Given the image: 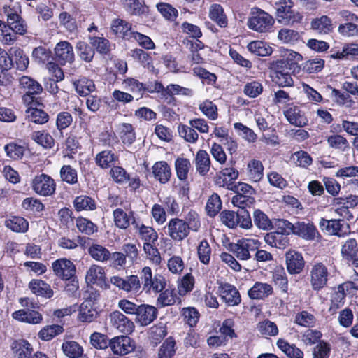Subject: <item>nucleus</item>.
Masks as SVG:
<instances>
[{
    "label": "nucleus",
    "instance_id": "obj_36",
    "mask_svg": "<svg viewBox=\"0 0 358 358\" xmlns=\"http://www.w3.org/2000/svg\"><path fill=\"white\" fill-rule=\"evenodd\" d=\"M258 331L264 336H275L278 334V329L275 323L266 319L259 322L257 325Z\"/></svg>",
    "mask_w": 358,
    "mask_h": 358
},
{
    "label": "nucleus",
    "instance_id": "obj_11",
    "mask_svg": "<svg viewBox=\"0 0 358 358\" xmlns=\"http://www.w3.org/2000/svg\"><path fill=\"white\" fill-rule=\"evenodd\" d=\"M54 273L62 280H69L74 277L76 266L69 259L61 258L52 264Z\"/></svg>",
    "mask_w": 358,
    "mask_h": 358
},
{
    "label": "nucleus",
    "instance_id": "obj_8",
    "mask_svg": "<svg viewBox=\"0 0 358 358\" xmlns=\"http://www.w3.org/2000/svg\"><path fill=\"white\" fill-rule=\"evenodd\" d=\"M168 235L174 241H181L188 236L189 226L182 219L173 218L167 224Z\"/></svg>",
    "mask_w": 358,
    "mask_h": 358
},
{
    "label": "nucleus",
    "instance_id": "obj_14",
    "mask_svg": "<svg viewBox=\"0 0 358 358\" xmlns=\"http://www.w3.org/2000/svg\"><path fill=\"white\" fill-rule=\"evenodd\" d=\"M284 115L287 120L296 127H303L308 124V119L305 113L299 106H288L284 110Z\"/></svg>",
    "mask_w": 358,
    "mask_h": 358
},
{
    "label": "nucleus",
    "instance_id": "obj_49",
    "mask_svg": "<svg viewBox=\"0 0 358 358\" xmlns=\"http://www.w3.org/2000/svg\"><path fill=\"white\" fill-rule=\"evenodd\" d=\"M341 256L345 260L346 259H352L358 252V245L355 238H349L342 245Z\"/></svg>",
    "mask_w": 358,
    "mask_h": 358
},
{
    "label": "nucleus",
    "instance_id": "obj_37",
    "mask_svg": "<svg viewBox=\"0 0 358 358\" xmlns=\"http://www.w3.org/2000/svg\"><path fill=\"white\" fill-rule=\"evenodd\" d=\"M277 345L289 358H303V353L299 348L294 345H290L283 339H279Z\"/></svg>",
    "mask_w": 358,
    "mask_h": 358
},
{
    "label": "nucleus",
    "instance_id": "obj_24",
    "mask_svg": "<svg viewBox=\"0 0 358 358\" xmlns=\"http://www.w3.org/2000/svg\"><path fill=\"white\" fill-rule=\"evenodd\" d=\"M152 173L155 178L163 184L167 182L171 176L169 166L164 161L157 162L153 165Z\"/></svg>",
    "mask_w": 358,
    "mask_h": 358
},
{
    "label": "nucleus",
    "instance_id": "obj_63",
    "mask_svg": "<svg viewBox=\"0 0 358 358\" xmlns=\"http://www.w3.org/2000/svg\"><path fill=\"white\" fill-rule=\"evenodd\" d=\"M76 49L81 59L90 62L92 60L94 51L91 46L83 41H78L76 44Z\"/></svg>",
    "mask_w": 358,
    "mask_h": 358
},
{
    "label": "nucleus",
    "instance_id": "obj_53",
    "mask_svg": "<svg viewBox=\"0 0 358 358\" xmlns=\"http://www.w3.org/2000/svg\"><path fill=\"white\" fill-rule=\"evenodd\" d=\"M60 177L62 181L70 185L78 182L77 171L70 165H64L60 169Z\"/></svg>",
    "mask_w": 358,
    "mask_h": 358
},
{
    "label": "nucleus",
    "instance_id": "obj_56",
    "mask_svg": "<svg viewBox=\"0 0 358 358\" xmlns=\"http://www.w3.org/2000/svg\"><path fill=\"white\" fill-rule=\"evenodd\" d=\"M248 49L252 53L259 56H266L271 53V48L262 41H252L248 45Z\"/></svg>",
    "mask_w": 358,
    "mask_h": 358
},
{
    "label": "nucleus",
    "instance_id": "obj_39",
    "mask_svg": "<svg viewBox=\"0 0 358 358\" xmlns=\"http://www.w3.org/2000/svg\"><path fill=\"white\" fill-rule=\"evenodd\" d=\"M6 226L15 232H25L28 229V222L22 217H12L6 221Z\"/></svg>",
    "mask_w": 358,
    "mask_h": 358
},
{
    "label": "nucleus",
    "instance_id": "obj_19",
    "mask_svg": "<svg viewBox=\"0 0 358 358\" xmlns=\"http://www.w3.org/2000/svg\"><path fill=\"white\" fill-rule=\"evenodd\" d=\"M113 215L115 225L120 229H127L131 223L134 225L136 224L132 211L127 213L123 209L117 208L113 210Z\"/></svg>",
    "mask_w": 358,
    "mask_h": 358
},
{
    "label": "nucleus",
    "instance_id": "obj_15",
    "mask_svg": "<svg viewBox=\"0 0 358 358\" xmlns=\"http://www.w3.org/2000/svg\"><path fill=\"white\" fill-rule=\"evenodd\" d=\"M138 309L135 320L141 326H147L157 318L158 311L153 306L141 304Z\"/></svg>",
    "mask_w": 358,
    "mask_h": 358
},
{
    "label": "nucleus",
    "instance_id": "obj_2",
    "mask_svg": "<svg viewBox=\"0 0 358 358\" xmlns=\"http://www.w3.org/2000/svg\"><path fill=\"white\" fill-rule=\"evenodd\" d=\"M275 5L276 18L279 23L290 25L301 22L303 15L293 9L294 2L292 0H280Z\"/></svg>",
    "mask_w": 358,
    "mask_h": 358
},
{
    "label": "nucleus",
    "instance_id": "obj_54",
    "mask_svg": "<svg viewBox=\"0 0 358 358\" xmlns=\"http://www.w3.org/2000/svg\"><path fill=\"white\" fill-rule=\"evenodd\" d=\"M31 138L43 148H52L54 145L53 138L44 131H35L31 135Z\"/></svg>",
    "mask_w": 358,
    "mask_h": 358
},
{
    "label": "nucleus",
    "instance_id": "obj_43",
    "mask_svg": "<svg viewBox=\"0 0 358 358\" xmlns=\"http://www.w3.org/2000/svg\"><path fill=\"white\" fill-rule=\"evenodd\" d=\"M255 224L260 229L270 230L272 229V222L268 217L260 210H256L253 213Z\"/></svg>",
    "mask_w": 358,
    "mask_h": 358
},
{
    "label": "nucleus",
    "instance_id": "obj_18",
    "mask_svg": "<svg viewBox=\"0 0 358 358\" xmlns=\"http://www.w3.org/2000/svg\"><path fill=\"white\" fill-rule=\"evenodd\" d=\"M131 339L127 336H120L113 338L109 342V345L114 354L124 355L131 352L134 347Z\"/></svg>",
    "mask_w": 358,
    "mask_h": 358
},
{
    "label": "nucleus",
    "instance_id": "obj_41",
    "mask_svg": "<svg viewBox=\"0 0 358 358\" xmlns=\"http://www.w3.org/2000/svg\"><path fill=\"white\" fill-rule=\"evenodd\" d=\"M175 166L179 180H185L191 169V163L188 159L179 157L176 160Z\"/></svg>",
    "mask_w": 358,
    "mask_h": 358
},
{
    "label": "nucleus",
    "instance_id": "obj_23",
    "mask_svg": "<svg viewBox=\"0 0 358 358\" xmlns=\"http://www.w3.org/2000/svg\"><path fill=\"white\" fill-rule=\"evenodd\" d=\"M87 252L90 257L96 262H104L111 258L110 252L106 248L98 243H92L89 245Z\"/></svg>",
    "mask_w": 358,
    "mask_h": 358
},
{
    "label": "nucleus",
    "instance_id": "obj_25",
    "mask_svg": "<svg viewBox=\"0 0 358 358\" xmlns=\"http://www.w3.org/2000/svg\"><path fill=\"white\" fill-rule=\"evenodd\" d=\"M210 159L206 150H200L195 157V166L196 171L201 176H205L210 170Z\"/></svg>",
    "mask_w": 358,
    "mask_h": 358
},
{
    "label": "nucleus",
    "instance_id": "obj_61",
    "mask_svg": "<svg viewBox=\"0 0 358 358\" xmlns=\"http://www.w3.org/2000/svg\"><path fill=\"white\" fill-rule=\"evenodd\" d=\"M272 78L273 81L281 87H289L293 85L294 83L290 72L274 71Z\"/></svg>",
    "mask_w": 358,
    "mask_h": 358
},
{
    "label": "nucleus",
    "instance_id": "obj_50",
    "mask_svg": "<svg viewBox=\"0 0 358 358\" xmlns=\"http://www.w3.org/2000/svg\"><path fill=\"white\" fill-rule=\"evenodd\" d=\"M222 208V201L217 194H212L207 201L206 210L210 217L215 216Z\"/></svg>",
    "mask_w": 358,
    "mask_h": 358
},
{
    "label": "nucleus",
    "instance_id": "obj_38",
    "mask_svg": "<svg viewBox=\"0 0 358 358\" xmlns=\"http://www.w3.org/2000/svg\"><path fill=\"white\" fill-rule=\"evenodd\" d=\"M135 227L138 229L139 236L144 243H155L157 240L158 234L152 227L144 224L138 226V224H136Z\"/></svg>",
    "mask_w": 358,
    "mask_h": 358
},
{
    "label": "nucleus",
    "instance_id": "obj_58",
    "mask_svg": "<svg viewBox=\"0 0 358 358\" xmlns=\"http://www.w3.org/2000/svg\"><path fill=\"white\" fill-rule=\"evenodd\" d=\"M143 250L146 257L154 264L159 265L162 262V257L158 249L153 245V243H144Z\"/></svg>",
    "mask_w": 358,
    "mask_h": 358
},
{
    "label": "nucleus",
    "instance_id": "obj_3",
    "mask_svg": "<svg viewBox=\"0 0 358 358\" xmlns=\"http://www.w3.org/2000/svg\"><path fill=\"white\" fill-rule=\"evenodd\" d=\"M236 194L232 197V203L241 208L250 206L255 203V190L248 184L239 182L235 186Z\"/></svg>",
    "mask_w": 358,
    "mask_h": 358
},
{
    "label": "nucleus",
    "instance_id": "obj_16",
    "mask_svg": "<svg viewBox=\"0 0 358 358\" xmlns=\"http://www.w3.org/2000/svg\"><path fill=\"white\" fill-rule=\"evenodd\" d=\"M287 271L292 274L300 273L304 267V260L301 253L289 250L285 254Z\"/></svg>",
    "mask_w": 358,
    "mask_h": 358
},
{
    "label": "nucleus",
    "instance_id": "obj_7",
    "mask_svg": "<svg viewBox=\"0 0 358 358\" xmlns=\"http://www.w3.org/2000/svg\"><path fill=\"white\" fill-rule=\"evenodd\" d=\"M31 187L37 194L43 196L52 195L56 189L55 180L50 176L44 173L36 176L34 178Z\"/></svg>",
    "mask_w": 358,
    "mask_h": 358
},
{
    "label": "nucleus",
    "instance_id": "obj_1",
    "mask_svg": "<svg viewBox=\"0 0 358 358\" xmlns=\"http://www.w3.org/2000/svg\"><path fill=\"white\" fill-rule=\"evenodd\" d=\"M275 20L269 13L260 8H253L251 9L247 25L255 31L266 33L272 29Z\"/></svg>",
    "mask_w": 358,
    "mask_h": 358
},
{
    "label": "nucleus",
    "instance_id": "obj_34",
    "mask_svg": "<svg viewBox=\"0 0 358 358\" xmlns=\"http://www.w3.org/2000/svg\"><path fill=\"white\" fill-rule=\"evenodd\" d=\"M10 55L16 64V68L20 71L27 69L29 65V59L24 53L23 50L19 48H12L10 50Z\"/></svg>",
    "mask_w": 358,
    "mask_h": 358
},
{
    "label": "nucleus",
    "instance_id": "obj_27",
    "mask_svg": "<svg viewBox=\"0 0 358 358\" xmlns=\"http://www.w3.org/2000/svg\"><path fill=\"white\" fill-rule=\"evenodd\" d=\"M29 287L31 292L38 296L49 299L54 294L50 286L41 280H33L30 282Z\"/></svg>",
    "mask_w": 358,
    "mask_h": 358
},
{
    "label": "nucleus",
    "instance_id": "obj_30",
    "mask_svg": "<svg viewBox=\"0 0 358 358\" xmlns=\"http://www.w3.org/2000/svg\"><path fill=\"white\" fill-rule=\"evenodd\" d=\"M19 85L24 93L41 94L43 91L41 85L29 76H22L19 79Z\"/></svg>",
    "mask_w": 358,
    "mask_h": 358
},
{
    "label": "nucleus",
    "instance_id": "obj_26",
    "mask_svg": "<svg viewBox=\"0 0 358 358\" xmlns=\"http://www.w3.org/2000/svg\"><path fill=\"white\" fill-rule=\"evenodd\" d=\"M264 239L267 244L280 249L286 248L289 244L287 236L278 231L267 233Z\"/></svg>",
    "mask_w": 358,
    "mask_h": 358
},
{
    "label": "nucleus",
    "instance_id": "obj_46",
    "mask_svg": "<svg viewBox=\"0 0 358 358\" xmlns=\"http://www.w3.org/2000/svg\"><path fill=\"white\" fill-rule=\"evenodd\" d=\"M7 22L8 29L14 33L23 35L27 31V24L20 15H13Z\"/></svg>",
    "mask_w": 358,
    "mask_h": 358
},
{
    "label": "nucleus",
    "instance_id": "obj_48",
    "mask_svg": "<svg viewBox=\"0 0 358 358\" xmlns=\"http://www.w3.org/2000/svg\"><path fill=\"white\" fill-rule=\"evenodd\" d=\"M194 278L190 274L187 273L185 275L178 285V292L180 296H185L188 292H191L194 286Z\"/></svg>",
    "mask_w": 358,
    "mask_h": 358
},
{
    "label": "nucleus",
    "instance_id": "obj_33",
    "mask_svg": "<svg viewBox=\"0 0 358 358\" xmlns=\"http://www.w3.org/2000/svg\"><path fill=\"white\" fill-rule=\"evenodd\" d=\"M209 17L215 22L220 27H226L227 26V19L224 13V9L221 5L214 3L212 4L209 9Z\"/></svg>",
    "mask_w": 358,
    "mask_h": 358
},
{
    "label": "nucleus",
    "instance_id": "obj_5",
    "mask_svg": "<svg viewBox=\"0 0 358 358\" xmlns=\"http://www.w3.org/2000/svg\"><path fill=\"white\" fill-rule=\"evenodd\" d=\"M329 272L326 265L322 262H315L312 265L310 276V285L314 290L324 288L329 279Z\"/></svg>",
    "mask_w": 358,
    "mask_h": 358
},
{
    "label": "nucleus",
    "instance_id": "obj_12",
    "mask_svg": "<svg viewBox=\"0 0 358 358\" xmlns=\"http://www.w3.org/2000/svg\"><path fill=\"white\" fill-rule=\"evenodd\" d=\"M293 234L308 241L318 240L320 234L315 226L310 222H297L292 225Z\"/></svg>",
    "mask_w": 358,
    "mask_h": 358
},
{
    "label": "nucleus",
    "instance_id": "obj_52",
    "mask_svg": "<svg viewBox=\"0 0 358 358\" xmlns=\"http://www.w3.org/2000/svg\"><path fill=\"white\" fill-rule=\"evenodd\" d=\"M120 134L124 143L131 145L136 139L134 127L128 123H122L120 125Z\"/></svg>",
    "mask_w": 358,
    "mask_h": 358
},
{
    "label": "nucleus",
    "instance_id": "obj_35",
    "mask_svg": "<svg viewBox=\"0 0 358 358\" xmlns=\"http://www.w3.org/2000/svg\"><path fill=\"white\" fill-rule=\"evenodd\" d=\"M248 177L253 182H259L263 177L264 167L259 160L253 159L248 164Z\"/></svg>",
    "mask_w": 358,
    "mask_h": 358
},
{
    "label": "nucleus",
    "instance_id": "obj_51",
    "mask_svg": "<svg viewBox=\"0 0 358 358\" xmlns=\"http://www.w3.org/2000/svg\"><path fill=\"white\" fill-rule=\"evenodd\" d=\"M28 119L36 124H42L48 122V115L41 109L29 108L26 110Z\"/></svg>",
    "mask_w": 358,
    "mask_h": 358
},
{
    "label": "nucleus",
    "instance_id": "obj_32",
    "mask_svg": "<svg viewBox=\"0 0 358 358\" xmlns=\"http://www.w3.org/2000/svg\"><path fill=\"white\" fill-rule=\"evenodd\" d=\"M310 25L313 29L320 34H329L333 30L331 20L327 15L313 19Z\"/></svg>",
    "mask_w": 358,
    "mask_h": 358
},
{
    "label": "nucleus",
    "instance_id": "obj_9",
    "mask_svg": "<svg viewBox=\"0 0 358 358\" xmlns=\"http://www.w3.org/2000/svg\"><path fill=\"white\" fill-rule=\"evenodd\" d=\"M110 282L127 292L138 293L140 292L141 283L138 275H131L122 278L119 276H113L110 278Z\"/></svg>",
    "mask_w": 358,
    "mask_h": 358
},
{
    "label": "nucleus",
    "instance_id": "obj_22",
    "mask_svg": "<svg viewBox=\"0 0 358 358\" xmlns=\"http://www.w3.org/2000/svg\"><path fill=\"white\" fill-rule=\"evenodd\" d=\"M98 312L91 300H86L80 306L78 319L83 322H91L98 317Z\"/></svg>",
    "mask_w": 358,
    "mask_h": 358
},
{
    "label": "nucleus",
    "instance_id": "obj_60",
    "mask_svg": "<svg viewBox=\"0 0 358 358\" xmlns=\"http://www.w3.org/2000/svg\"><path fill=\"white\" fill-rule=\"evenodd\" d=\"M63 331L64 329L60 325L47 326L39 331L38 336L43 340L49 341L54 336L62 334Z\"/></svg>",
    "mask_w": 358,
    "mask_h": 358
},
{
    "label": "nucleus",
    "instance_id": "obj_44",
    "mask_svg": "<svg viewBox=\"0 0 358 358\" xmlns=\"http://www.w3.org/2000/svg\"><path fill=\"white\" fill-rule=\"evenodd\" d=\"M62 348L64 353L69 358H78L83 354L82 347L76 341H66Z\"/></svg>",
    "mask_w": 358,
    "mask_h": 358
},
{
    "label": "nucleus",
    "instance_id": "obj_17",
    "mask_svg": "<svg viewBox=\"0 0 358 358\" xmlns=\"http://www.w3.org/2000/svg\"><path fill=\"white\" fill-rule=\"evenodd\" d=\"M220 294L228 306H237L241 303V295L237 289L228 283L220 284Z\"/></svg>",
    "mask_w": 358,
    "mask_h": 358
},
{
    "label": "nucleus",
    "instance_id": "obj_55",
    "mask_svg": "<svg viewBox=\"0 0 358 358\" xmlns=\"http://www.w3.org/2000/svg\"><path fill=\"white\" fill-rule=\"evenodd\" d=\"M197 255L200 262L208 264L210 259L211 248L206 240H202L197 247Z\"/></svg>",
    "mask_w": 358,
    "mask_h": 358
},
{
    "label": "nucleus",
    "instance_id": "obj_59",
    "mask_svg": "<svg viewBox=\"0 0 358 358\" xmlns=\"http://www.w3.org/2000/svg\"><path fill=\"white\" fill-rule=\"evenodd\" d=\"M76 224L78 229L87 235H91L97 231L96 225L84 217H78Z\"/></svg>",
    "mask_w": 358,
    "mask_h": 358
},
{
    "label": "nucleus",
    "instance_id": "obj_31",
    "mask_svg": "<svg viewBox=\"0 0 358 358\" xmlns=\"http://www.w3.org/2000/svg\"><path fill=\"white\" fill-rule=\"evenodd\" d=\"M87 284H102L105 281V273L103 268L98 265H92L85 275Z\"/></svg>",
    "mask_w": 358,
    "mask_h": 358
},
{
    "label": "nucleus",
    "instance_id": "obj_42",
    "mask_svg": "<svg viewBox=\"0 0 358 358\" xmlns=\"http://www.w3.org/2000/svg\"><path fill=\"white\" fill-rule=\"evenodd\" d=\"M124 9L130 15H141L145 8L139 0H120Z\"/></svg>",
    "mask_w": 358,
    "mask_h": 358
},
{
    "label": "nucleus",
    "instance_id": "obj_13",
    "mask_svg": "<svg viewBox=\"0 0 358 358\" xmlns=\"http://www.w3.org/2000/svg\"><path fill=\"white\" fill-rule=\"evenodd\" d=\"M56 60L61 64H71L74 61L73 47L67 41H60L55 48Z\"/></svg>",
    "mask_w": 358,
    "mask_h": 358
},
{
    "label": "nucleus",
    "instance_id": "obj_45",
    "mask_svg": "<svg viewBox=\"0 0 358 358\" xmlns=\"http://www.w3.org/2000/svg\"><path fill=\"white\" fill-rule=\"evenodd\" d=\"M73 203L76 209L78 211L92 210L96 208L95 201L91 197L85 195L77 196Z\"/></svg>",
    "mask_w": 358,
    "mask_h": 358
},
{
    "label": "nucleus",
    "instance_id": "obj_29",
    "mask_svg": "<svg viewBox=\"0 0 358 358\" xmlns=\"http://www.w3.org/2000/svg\"><path fill=\"white\" fill-rule=\"evenodd\" d=\"M131 24L124 20L117 18L112 21L111 30L120 37L131 38Z\"/></svg>",
    "mask_w": 358,
    "mask_h": 358
},
{
    "label": "nucleus",
    "instance_id": "obj_47",
    "mask_svg": "<svg viewBox=\"0 0 358 358\" xmlns=\"http://www.w3.org/2000/svg\"><path fill=\"white\" fill-rule=\"evenodd\" d=\"M115 161V156L110 150H103L99 152L96 157V164L102 169L109 167Z\"/></svg>",
    "mask_w": 358,
    "mask_h": 358
},
{
    "label": "nucleus",
    "instance_id": "obj_64",
    "mask_svg": "<svg viewBox=\"0 0 358 358\" xmlns=\"http://www.w3.org/2000/svg\"><path fill=\"white\" fill-rule=\"evenodd\" d=\"M176 343L172 338H168L160 347L158 358H171L175 353Z\"/></svg>",
    "mask_w": 358,
    "mask_h": 358
},
{
    "label": "nucleus",
    "instance_id": "obj_10",
    "mask_svg": "<svg viewBox=\"0 0 358 358\" xmlns=\"http://www.w3.org/2000/svg\"><path fill=\"white\" fill-rule=\"evenodd\" d=\"M108 318L111 326L121 333L129 334L134 330V323L118 310L110 313Z\"/></svg>",
    "mask_w": 358,
    "mask_h": 358
},
{
    "label": "nucleus",
    "instance_id": "obj_62",
    "mask_svg": "<svg viewBox=\"0 0 358 358\" xmlns=\"http://www.w3.org/2000/svg\"><path fill=\"white\" fill-rule=\"evenodd\" d=\"M179 135L183 138L187 142L195 143L198 140L199 135L194 130V127L185 124L178 126Z\"/></svg>",
    "mask_w": 358,
    "mask_h": 358
},
{
    "label": "nucleus",
    "instance_id": "obj_40",
    "mask_svg": "<svg viewBox=\"0 0 358 358\" xmlns=\"http://www.w3.org/2000/svg\"><path fill=\"white\" fill-rule=\"evenodd\" d=\"M76 92L80 96H87L94 91L95 85L92 80L82 78L74 83Z\"/></svg>",
    "mask_w": 358,
    "mask_h": 358
},
{
    "label": "nucleus",
    "instance_id": "obj_6",
    "mask_svg": "<svg viewBox=\"0 0 358 358\" xmlns=\"http://www.w3.org/2000/svg\"><path fill=\"white\" fill-rule=\"evenodd\" d=\"M319 227L322 231H326L331 235L338 237H345L350 234V228L348 224L341 219L326 220L321 218Z\"/></svg>",
    "mask_w": 358,
    "mask_h": 358
},
{
    "label": "nucleus",
    "instance_id": "obj_4",
    "mask_svg": "<svg viewBox=\"0 0 358 358\" xmlns=\"http://www.w3.org/2000/svg\"><path fill=\"white\" fill-rule=\"evenodd\" d=\"M260 243L257 239L242 238L236 243H231L230 250L241 260H248L251 256L250 251H253L259 247Z\"/></svg>",
    "mask_w": 358,
    "mask_h": 358
},
{
    "label": "nucleus",
    "instance_id": "obj_28",
    "mask_svg": "<svg viewBox=\"0 0 358 358\" xmlns=\"http://www.w3.org/2000/svg\"><path fill=\"white\" fill-rule=\"evenodd\" d=\"M13 317L18 321L30 324H38L42 320V315L34 310H20L13 313Z\"/></svg>",
    "mask_w": 358,
    "mask_h": 358
},
{
    "label": "nucleus",
    "instance_id": "obj_21",
    "mask_svg": "<svg viewBox=\"0 0 358 358\" xmlns=\"http://www.w3.org/2000/svg\"><path fill=\"white\" fill-rule=\"evenodd\" d=\"M273 294V287L270 284L256 282L248 290V296L252 299H264Z\"/></svg>",
    "mask_w": 358,
    "mask_h": 358
},
{
    "label": "nucleus",
    "instance_id": "obj_20",
    "mask_svg": "<svg viewBox=\"0 0 358 358\" xmlns=\"http://www.w3.org/2000/svg\"><path fill=\"white\" fill-rule=\"evenodd\" d=\"M10 347L15 358H31L32 356L33 348L24 339L14 341Z\"/></svg>",
    "mask_w": 358,
    "mask_h": 358
},
{
    "label": "nucleus",
    "instance_id": "obj_57",
    "mask_svg": "<svg viewBox=\"0 0 358 358\" xmlns=\"http://www.w3.org/2000/svg\"><path fill=\"white\" fill-rule=\"evenodd\" d=\"M327 143L331 148L342 151L349 148L348 140L339 134H333L329 136L327 138Z\"/></svg>",
    "mask_w": 358,
    "mask_h": 358
}]
</instances>
